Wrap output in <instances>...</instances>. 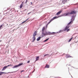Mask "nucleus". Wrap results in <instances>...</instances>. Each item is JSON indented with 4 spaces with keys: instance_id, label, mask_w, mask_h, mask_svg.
<instances>
[{
    "instance_id": "28",
    "label": "nucleus",
    "mask_w": 78,
    "mask_h": 78,
    "mask_svg": "<svg viewBox=\"0 0 78 78\" xmlns=\"http://www.w3.org/2000/svg\"><path fill=\"white\" fill-rule=\"evenodd\" d=\"M30 60L28 61L27 62V63H30Z\"/></svg>"
},
{
    "instance_id": "11",
    "label": "nucleus",
    "mask_w": 78,
    "mask_h": 78,
    "mask_svg": "<svg viewBox=\"0 0 78 78\" xmlns=\"http://www.w3.org/2000/svg\"><path fill=\"white\" fill-rule=\"evenodd\" d=\"M67 1V0H63L62 1V2L64 4Z\"/></svg>"
},
{
    "instance_id": "26",
    "label": "nucleus",
    "mask_w": 78,
    "mask_h": 78,
    "mask_svg": "<svg viewBox=\"0 0 78 78\" xmlns=\"http://www.w3.org/2000/svg\"><path fill=\"white\" fill-rule=\"evenodd\" d=\"M66 31H67V32H68V31H70V29H67L66 30Z\"/></svg>"
},
{
    "instance_id": "1",
    "label": "nucleus",
    "mask_w": 78,
    "mask_h": 78,
    "mask_svg": "<svg viewBox=\"0 0 78 78\" xmlns=\"http://www.w3.org/2000/svg\"><path fill=\"white\" fill-rule=\"evenodd\" d=\"M76 11H72L71 12H68L66 14H64L63 15L64 16H69L71 14H76Z\"/></svg>"
},
{
    "instance_id": "9",
    "label": "nucleus",
    "mask_w": 78,
    "mask_h": 78,
    "mask_svg": "<svg viewBox=\"0 0 78 78\" xmlns=\"http://www.w3.org/2000/svg\"><path fill=\"white\" fill-rule=\"evenodd\" d=\"M68 28H69V26H67L66 28L65 29L64 31H66Z\"/></svg>"
},
{
    "instance_id": "32",
    "label": "nucleus",
    "mask_w": 78,
    "mask_h": 78,
    "mask_svg": "<svg viewBox=\"0 0 78 78\" xmlns=\"http://www.w3.org/2000/svg\"><path fill=\"white\" fill-rule=\"evenodd\" d=\"M24 72V70H22L21 71V72Z\"/></svg>"
},
{
    "instance_id": "10",
    "label": "nucleus",
    "mask_w": 78,
    "mask_h": 78,
    "mask_svg": "<svg viewBox=\"0 0 78 78\" xmlns=\"http://www.w3.org/2000/svg\"><path fill=\"white\" fill-rule=\"evenodd\" d=\"M7 67H8L7 66H4L2 69V71H3V70H5V69H6Z\"/></svg>"
},
{
    "instance_id": "4",
    "label": "nucleus",
    "mask_w": 78,
    "mask_h": 78,
    "mask_svg": "<svg viewBox=\"0 0 78 78\" xmlns=\"http://www.w3.org/2000/svg\"><path fill=\"white\" fill-rule=\"evenodd\" d=\"M42 34H43V35H44V36H45L47 35V32L46 31V30H45V31L42 32Z\"/></svg>"
},
{
    "instance_id": "21",
    "label": "nucleus",
    "mask_w": 78,
    "mask_h": 78,
    "mask_svg": "<svg viewBox=\"0 0 78 78\" xmlns=\"http://www.w3.org/2000/svg\"><path fill=\"white\" fill-rule=\"evenodd\" d=\"M22 65H23V63H20L19 65H18V66H22Z\"/></svg>"
},
{
    "instance_id": "7",
    "label": "nucleus",
    "mask_w": 78,
    "mask_h": 78,
    "mask_svg": "<svg viewBox=\"0 0 78 78\" xmlns=\"http://www.w3.org/2000/svg\"><path fill=\"white\" fill-rule=\"evenodd\" d=\"M37 34V32L35 31L34 32V34H33V37H35V36Z\"/></svg>"
},
{
    "instance_id": "6",
    "label": "nucleus",
    "mask_w": 78,
    "mask_h": 78,
    "mask_svg": "<svg viewBox=\"0 0 78 78\" xmlns=\"http://www.w3.org/2000/svg\"><path fill=\"white\" fill-rule=\"evenodd\" d=\"M66 58H73V57L70 56V55H69V54H66Z\"/></svg>"
},
{
    "instance_id": "24",
    "label": "nucleus",
    "mask_w": 78,
    "mask_h": 78,
    "mask_svg": "<svg viewBox=\"0 0 78 78\" xmlns=\"http://www.w3.org/2000/svg\"><path fill=\"white\" fill-rule=\"evenodd\" d=\"M48 39H49V38H47V39H46V40H45L44 41V42H46V41H48Z\"/></svg>"
},
{
    "instance_id": "3",
    "label": "nucleus",
    "mask_w": 78,
    "mask_h": 78,
    "mask_svg": "<svg viewBox=\"0 0 78 78\" xmlns=\"http://www.w3.org/2000/svg\"><path fill=\"white\" fill-rule=\"evenodd\" d=\"M13 72H8V73H6L5 72H0V76L2 75V74H3V73H5V74H7V73H13Z\"/></svg>"
},
{
    "instance_id": "20",
    "label": "nucleus",
    "mask_w": 78,
    "mask_h": 78,
    "mask_svg": "<svg viewBox=\"0 0 78 78\" xmlns=\"http://www.w3.org/2000/svg\"><path fill=\"white\" fill-rule=\"evenodd\" d=\"M72 23H73V21L72 20L68 23V25H69V24H72Z\"/></svg>"
},
{
    "instance_id": "22",
    "label": "nucleus",
    "mask_w": 78,
    "mask_h": 78,
    "mask_svg": "<svg viewBox=\"0 0 78 78\" xmlns=\"http://www.w3.org/2000/svg\"><path fill=\"white\" fill-rule=\"evenodd\" d=\"M18 67V65L15 66H13V69H14V68H16V67Z\"/></svg>"
},
{
    "instance_id": "17",
    "label": "nucleus",
    "mask_w": 78,
    "mask_h": 78,
    "mask_svg": "<svg viewBox=\"0 0 78 78\" xmlns=\"http://www.w3.org/2000/svg\"><path fill=\"white\" fill-rule=\"evenodd\" d=\"M23 6V4H21V5H20V8L21 9L22 8Z\"/></svg>"
},
{
    "instance_id": "16",
    "label": "nucleus",
    "mask_w": 78,
    "mask_h": 78,
    "mask_svg": "<svg viewBox=\"0 0 78 78\" xmlns=\"http://www.w3.org/2000/svg\"><path fill=\"white\" fill-rule=\"evenodd\" d=\"M40 39H41V37H38L37 38V41H39V40H40Z\"/></svg>"
},
{
    "instance_id": "14",
    "label": "nucleus",
    "mask_w": 78,
    "mask_h": 78,
    "mask_svg": "<svg viewBox=\"0 0 78 78\" xmlns=\"http://www.w3.org/2000/svg\"><path fill=\"white\" fill-rule=\"evenodd\" d=\"M45 30V27H43L42 28V32H43Z\"/></svg>"
},
{
    "instance_id": "5",
    "label": "nucleus",
    "mask_w": 78,
    "mask_h": 78,
    "mask_svg": "<svg viewBox=\"0 0 78 78\" xmlns=\"http://www.w3.org/2000/svg\"><path fill=\"white\" fill-rule=\"evenodd\" d=\"M56 33L55 32H52L51 33L50 32H47V35H50V34H55Z\"/></svg>"
},
{
    "instance_id": "2",
    "label": "nucleus",
    "mask_w": 78,
    "mask_h": 78,
    "mask_svg": "<svg viewBox=\"0 0 78 78\" xmlns=\"http://www.w3.org/2000/svg\"><path fill=\"white\" fill-rule=\"evenodd\" d=\"M58 18V17H57L56 16H55L53 17L52 19H51L50 20L49 22L48 23V24H49L52 21H53V20H54V19H57Z\"/></svg>"
},
{
    "instance_id": "25",
    "label": "nucleus",
    "mask_w": 78,
    "mask_h": 78,
    "mask_svg": "<svg viewBox=\"0 0 78 78\" xmlns=\"http://www.w3.org/2000/svg\"><path fill=\"white\" fill-rule=\"evenodd\" d=\"M9 66H12V65L11 64H10V65L7 66V67H9Z\"/></svg>"
},
{
    "instance_id": "8",
    "label": "nucleus",
    "mask_w": 78,
    "mask_h": 78,
    "mask_svg": "<svg viewBox=\"0 0 78 78\" xmlns=\"http://www.w3.org/2000/svg\"><path fill=\"white\" fill-rule=\"evenodd\" d=\"M61 12H62V10H60L56 13V15H59Z\"/></svg>"
},
{
    "instance_id": "31",
    "label": "nucleus",
    "mask_w": 78,
    "mask_h": 78,
    "mask_svg": "<svg viewBox=\"0 0 78 78\" xmlns=\"http://www.w3.org/2000/svg\"><path fill=\"white\" fill-rule=\"evenodd\" d=\"M30 13H31V12H30L28 13L27 14L28 15V14H30Z\"/></svg>"
},
{
    "instance_id": "15",
    "label": "nucleus",
    "mask_w": 78,
    "mask_h": 78,
    "mask_svg": "<svg viewBox=\"0 0 78 78\" xmlns=\"http://www.w3.org/2000/svg\"><path fill=\"white\" fill-rule=\"evenodd\" d=\"M45 68H49V65L47 64L46 65Z\"/></svg>"
},
{
    "instance_id": "19",
    "label": "nucleus",
    "mask_w": 78,
    "mask_h": 78,
    "mask_svg": "<svg viewBox=\"0 0 78 78\" xmlns=\"http://www.w3.org/2000/svg\"><path fill=\"white\" fill-rule=\"evenodd\" d=\"M2 28H3V25H2L0 26V30L1 29H2Z\"/></svg>"
},
{
    "instance_id": "13",
    "label": "nucleus",
    "mask_w": 78,
    "mask_h": 78,
    "mask_svg": "<svg viewBox=\"0 0 78 78\" xmlns=\"http://www.w3.org/2000/svg\"><path fill=\"white\" fill-rule=\"evenodd\" d=\"M33 39V42H34V41H35V39H36V38L35 37H33L32 38Z\"/></svg>"
},
{
    "instance_id": "18",
    "label": "nucleus",
    "mask_w": 78,
    "mask_h": 78,
    "mask_svg": "<svg viewBox=\"0 0 78 78\" xmlns=\"http://www.w3.org/2000/svg\"><path fill=\"white\" fill-rule=\"evenodd\" d=\"M28 19H29V18H28L25 21L22 23H21L22 24V23H25V22H27V20H28Z\"/></svg>"
},
{
    "instance_id": "23",
    "label": "nucleus",
    "mask_w": 78,
    "mask_h": 78,
    "mask_svg": "<svg viewBox=\"0 0 78 78\" xmlns=\"http://www.w3.org/2000/svg\"><path fill=\"white\" fill-rule=\"evenodd\" d=\"M72 39H73V37H72L69 40V42H70V41H72Z\"/></svg>"
},
{
    "instance_id": "12",
    "label": "nucleus",
    "mask_w": 78,
    "mask_h": 78,
    "mask_svg": "<svg viewBox=\"0 0 78 78\" xmlns=\"http://www.w3.org/2000/svg\"><path fill=\"white\" fill-rule=\"evenodd\" d=\"M39 56H37L36 58V61H38V60H39Z\"/></svg>"
},
{
    "instance_id": "29",
    "label": "nucleus",
    "mask_w": 78,
    "mask_h": 78,
    "mask_svg": "<svg viewBox=\"0 0 78 78\" xmlns=\"http://www.w3.org/2000/svg\"><path fill=\"white\" fill-rule=\"evenodd\" d=\"M27 2H28V0H26V3H27Z\"/></svg>"
},
{
    "instance_id": "27",
    "label": "nucleus",
    "mask_w": 78,
    "mask_h": 78,
    "mask_svg": "<svg viewBox=\"0 0 78 78\" xmlns=\"http://www.w3.org/2000/svg\"><path fill=\"white\" fill-rule=\"evenodd\" d=\"M47 55H49L48 54H46V55H45L44 56V57H45V56H47Z\"/></svg>"
},
{
    "instance_id": "33",
    "label": "nucleus",
    "mask_w": 78,
    "mask_h": 78,
    "mask_svg": "<svg viewBox=\"0 0 78 78\" xmlns=\"http://www.w3.org/2000/svg\"><path fill=\"white\" fill-rule=\"evenodd\" d=\"M1 41H2L0 40V42H1Z\"/></svg>"
},
{
    "instance_id": "30",
    "label": "nucleus",
    "mask_w": 78,
    "mask_h": 78,
    "mask_svg": "<svg viewBox=\"0 0 78 78\" xmlns=\"http://www.w3.org/2000/svg\"><path fill=\"white\" fill-rule=\"evenodd\" d=\"M30 3L31 5H32V2H30Z\"/></svg>"
}]
</instances>
